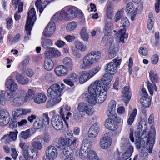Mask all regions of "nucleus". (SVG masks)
Segmentation results:
<instances>
[{
  "mask_svg": "<svg viewBox=\"0 0 160 160\" xmlns=\"http://www.w3.org/2000/svg\"><path fill=\"white\" fill-rule=\"evenodd\" d=\"M113 123V120L112 118L109 117V118L107 119L104 123V125L105 127L108 129H112L113 128V126L112 127L111 125H112V123Z\"/></svg>",
  "mask_w": 160,
  "mask_h": 160,
  "instance_id": "nucleus-55",
  "label": "nucleus"
},
{
  "mask_svg": "<svg viewBox=\"0 0 160 160\" xmlns=\"http://www.w3.org/2000/svg\"><path fill=\"white\" fill-rule=\"evenodd\" d=\"M112 74H110L109 73L105 74L103 76V81L102 80H96V81H101L102 84L101 86V90L105 91L107 92V91L109 89L111 84L110 82L113 79Z\"/></svg>",
  "mask_w": 160,
  "mask_h": 160,
  "instance_id": "nucleus-11",
  "label": "nucleus"
},
{
  "mask_svg": "<svg viewBox=\"0 0 160 160\" xmlns=\"http://www.w3.org/2000/svg\"><path fill=\"white\" fill-rule=\"evenodd\" d=\"M19 146L22 150L24 158V160L23 157L20 156L19 158V160H28V158L34 159L37 158V152L35 151L31 146L25 145V143L22 141H20Z\"/></svg>",
  "mask_w": 160,
  "mask_h": 160,
  "instance_id": "nucleus-5",
  "label": "nucleus"
},
{
  "mask_svg": "<svg viewBox=\"0 0 160 160\" xmlns=\"http://www.w3.org/2000/svg\"><path fill=\"white\" fill-rule=\"evenodd\" d=\"M40 118L42 120V121L44 126H46L49 125L50 118L47 113H43Z\"/></svg>",
  "mask_w": 160,
  "mask_h": 160,
  "instance_id": "nucleus-44",
  "label": "nucleus"
},
{
  "mask_svg": "<svg viewBox=\"0 0 160 160\" xmlns=\"http://www.w3.org/2000/svg\"><path fill=\"white\" fill-rule=\"evenodd\" d=\"M91 106L86 103L80 102L78 103L77 109L84 114L91 115L93 114V110Z\"/></svg>",
  "mask_w": 160,
  "mask_h": 160,
  "instance_id": "nucleus-13",
  "label": "nucleus"
},
{
  "mask_svg": "<svg viewBox=\"0 0 160 160\" xmlns=\"http://www.w3.org/2000/svg\"><path fill=\"white\" fill-rule=\"evenodd\" d=\"M150 80L153 83H158L159 82V77L158 74L155 73L153 70H151L149 72Z\"/></svg>",
  "mask_w": 160,
  "mask_h": 160,
  "instance_id": "nucleus-43",
  "label": "nucleus"
},
{
  "mask_svg": "<svg viewBox=\"0 0 160 160\" xmlns=\"http://www.w3.org/2000/svg\"><path fill=\"white\" fill-rule=\"evenodd\" d=\"M74 45L76 48L81 52H85L87 50L86 46L82 42L76 41L74 42Z\"/></svg>",
  "mask_w": 160,
  "mask_h": 160,
  "instance_id": "nucleus-40",
  "label": "nucleus"
},
{
  "mask_svg": "<svg viewBox=\"0 0 160 160\" xmlns=\"http://www.w3.org/2000/svg\"><path fill=\"white\" fill-rule=\"evenodd\" d=\"M129 25V21L127 18L124 17L121 19L120 27H122L123 28H121L116 34V37H117L120 42L124 43L125 40L127 38L128 35L125 33V28L128 27Z\"/></svg>",
  "mask_w": 160,
  "mask_h": 160,
  "instance_id": "nucleus-9",
  "label": "nucleus"
},
{
  "mask_svg": "<svg viewBox=\"0 0 160 160\" xmlns=\"http://www.w3.org/2000/svg\"><path fill=\"white\" fill-rule=\"evenodd\" d=\"M62 19L59 12L54 15L51 19L52 22H57L61 21Z\"/></svg>",
  "mask_w": 160,
  "mask_h": 160,
  "instance_id": "nucleus-62",
  "label": "nucleus"
},
{
  "mask_svg": "<svg viewBox=\"0 0 160 160\" xmlns=\"http://www.w3.org/2000/svg\"><path fill=\"white\" fill-rule=\"evenodd\" d=\"M125 146L127 149L121 156L122 160H127L131 156L133 151V147L130 143H128Z\"/></svg>",
  "mask_w": 160,
  "mask_h": 160,
  "instance_id": "nucleus-26",
  "label": "nucleus"
},
{
  "mask_svg": "<svg viewBox=\"0 0 160 160\" xmlns=\"http://www.w3.org/2000/svg\"><path fill=\"white\" fill-rule=\"evenodd\" d=\"M44 126L42 120L40 119V117L37 118L36 120L34 123V127L37 129L40 128Z\"/></svg>",
  "mask_w": 160,
  "mask_h": 160,
  "instance_id": "nucleus-58",
  "label": "nucleus"
},
{
  "mask_svg": "<svg viewBox=\"0 0 160 160\" xmlns=\"http://www.w3.org/2000/svg\"><path fill=\"white\" fill-rule=\"evenodd\" d=\"M134 5L131 2L128 3L126 8V11L128 13L131 12L134 10Z\"/></svg>",
  "mask_w": 160,
  "mask_h": 160,
  "instance_id": "nucleus-63",
  "label": "nucleus"
},
{
  "mask_svg": "<svg viewBox=\"0 0 160 160\" xmlns=\"http://www.w3.org/2000/svg\"><path fill=\"white\" fill-rule=\"evenodd\" d=\"M63 154L65 156L73 155V151L69 147H65L63 150Z\"/></svg>",
  "mask_w": 160,
  "mask_h": 160,
  "instance_id": "nucleus-47",
  "label": "nucleus"
},
{
  "mask_svg": "<svg viewBox=\"0 0 160 160\" xmlns=\"http://www.w3.org/2000/svg\"><path fill=\"white\" fill-rule=\"evenodd\" d=\"M113 22L112 21L108 22L105 24L103 29V32L105 35L104 36H108V34L113 28Z\"/></svg>",
  "mask_w": 160,
  "mask_h": 160,
  "instance_id": "nucleus-35",
  "label": "nucleus"
},
{
  "mask_svg": "<svg viewBox=\"0 0 160 160\" xmlns=\"http://www.w3.org/2000/svg\"><path fill=\"white\" fill-rule=\"evenodd\" d=\"M107 39V42L109 45L108 55L109 58L112 59L115 57L118 51V46L117 43L113 42V38L112 36H104L102 40V42H105Z\"/></svg>",
  "mask_w": 160,
  "mask_h": 160,
  "instance_id": "nucleus-8",
  "label": "nucleus"
},
{
  "mask_svg": "<svg viewBox=\"0 0 160 160\" xmlns=\"http://www.w3.org/2000/svg\"><path fill=\"white\" fill-rule=\"evenodd\" d=\"M70 19L75 18L78 17L82 18V14L80 10L74 7H72L69 8L67 10Z\"/></svg>",
  "mask_w": 160,
  "mask_h": 160,
  "instance_id": "nucleus-19",
  "label": "nucleus"
},
{
  "mask_svg": "<svg viewBox=\"0 0 160 160\" xmlns=\"http://www.w3.org/2000/svg\"><path fill=\"white\" fill-rule=\"evenodd\" d=\"M42 1L41 0H37L35 3V5L38 9V10L40 13H41L43 10L45 6L43 4H41Z\"/></svg>",
  "mask_w": 160,
  "mask_h": 160,
  "instance_id": "nucleus-52",
  "label": "nucleus"
},
{
  "mask_svg": "<svg viewBox=\"0 0 160 160\" xmlns=\"http://www.w3.org/2000/svg\"><path fill=\"white\" fill-rule=\"evenodd\" d=\"M112 143L111 138L108 136L102 137L100 139V147L102 149H107L110 146Z\"/></svg>",
  "mask_w": 160,
  "mask_h": 160,
  "instance_id": "nucleus-23",
  "label": "nucleus"
},
{
  "mask_svg": "<svg viewBox=\"0 0 160 160\" xmlns=\"http://www.w3.org/2000/svg\"><path fill=\"white\" fill-rule=\"evenodd\" d=\"M102 84L101 81H95L91 84L88 88V92L82 94L83 99L92 105L102 103L106 98L107 92L101 90Z\"/></svg>",
  "mask_w": 160,
  "mask_h": 160,
  "instance_id": "nucleus-1",
  "label": "nucleus"
},
{
  "mask_svg": "<svg viewBox=\"0 0 160 160\" xmlns=\"http://www.w3.org/2000/svg\"><path fill=\"white\" fill-rule=\"evenodd\" d=\"M28 124V121L26 119L19 120L17 122L18 126L20 128H22L26 126Z\"/></svg>",
  "mask_w": 160,
  "mask_h": 160,
  "instance_id": "nucleus-61",
  "label": "nucleus"
},
{
  "mask_svg": "<svg viewBox=\"0 0 160 160\" xmlns=\"http://www.w3.org/2000/svg\"><path fill=\"white\" fill-rule=\"evenodd\" d=\"M135 144L137 149H139L141 147V136L139 133H135Z\"/></svg>",
  "mask_w": 160,
  "mask_h": 160,
  "instance_id": "nucleus-45",
  "label": "nucleus"
},
{
  "mask_svg": "<svg viewBox=\"0 0 160 160\" xmlns=\"http://www.w3.org/2000/svg\"><path fill=\"white\" fill-rule=\"evenodd\" d=\"M49 115L52 116L51 118V124L53 128L57 130L62 129L63 126V118L59 115L56 114V112L55 110L50 112Z\"/></svg>",
  "mask_w": 160,
  "mask_h": 160,
  "instance_id": "nucleus-10",
  "label": "nucleus"
},
{
  "mask_svg": "<svg viewBox=\"0 0 160 160\" xmlns=\"http://www.w3.org/2000/svg\"><path fill=\"white\" fill-rule=\"evenodd\" d=\"M58 152L56 148L54 146H49L45 151L47 160H54L57 157Z\"/></svg>",
  "mask_w": 160,
  "mask_h": 160,
  "instance_id": "nucleus-12",
  "label": "nucleus"
},
{
  "mask_svg": "<svg viewBox=\"0 0 160 160\" xmlns=\"http://www.w3.org/2000/svg\"><path fill=\"white\" fill-rule=\"evenodd\" d=\"M140 102L144 108L149 107L151 104V99L148 97L142 96L140 98Z\"/></svg>",
  "mask_w": 160,
  "mask_h": 160,
  "instance_id": "nucleus-33",
  "label": "nucleus"
},
{
  "mask_svg": "<svg viewBox=\"0 0 160 160\" xmlns=\"http://www.w3.org/2000/svg\"><path fill=\"white\" fill-rule=\"evenodd\" d=\"M80 77L75 72H71L68 76V78L63 80V82L71 87L74 85V83L79 80Z\"/></svg>",
  "mask_w": 160,
  "mask_h": 160,
  "instance_id": "nucleus-15",
  "label": "nucleus"
},
{
  "mask_svg": "<svg viewBox=\"0 0 160 160\" xmlns=\"http://www.w3.org/2000/svg\"><path fill=\"white\" fill-rule=\"evenodd\" d=\"M5 86L10 91L15 92L18 88L17 84L11 77L8 78L5 81Z\"/></svg>",
  "mask_w": 160,
  "mask_h": 160,
  "instance_id": "nucleus-22",
  "label": "nucleus"
},
{
  "mask_svg": "<svg viewBox=\"0 0 160 160\" xmlns=\"http://www.w3.org/2000/svg\"><path fill=\"white\" fill-rule=\"evenodd\" d=\"M148 131L147 129L144 130L142 132L141 136V139H146L147 140V144H149V152L151 153L154 144L155 140L156 131L155 129L152 128L147 134Z\"/></svg>",
  "mask_w": 160,
  "mask_h": 160,
  "instance_id": "nucleus-7",
  "label": "nucleus"
},
{
  "mask_svg": "<svg viewBox=\"0 0 160 160\" xmlns=\"http://www.w3.org/2000/svg\"><path fill=\"white\" fill-rule=\"evenodd\" d=\"M10 115L6 110L2 109L0 111V125L4 126L8 123Z\"/></svg>",
  "mask_w": 160,
  "mask_h": 160,
  "instance_id": "nucleus-21",
  "label": "nucleus"
},
{
  "mask_svg": "<svg viewBox=\"0 0 160 160\" xmlns=\"http://www.w3.org/2000/svg\"><path fill=\"white\" fill-rule=\"evenodd\" d=\"M117 68L111 62L107 63L105 66V70L110 74H114L117 71Z\"/></svg>",
  "mask_w": 160,
  "mask_h": 160,
  "instance_id": "nucleus-29",
  "label": "nucleus"
},
{
  "mask_svg": "<svg viewBox=\"0 0 160 160\" xmlns=\"http://www.w3.org/2000/svg\"><path fill=\"white\" fill-rule=\"evenodd\" d=\"M77 24L75 22H72L68 24L66 27V30L68 32H70L75 29Z\"/></svg>",
  "mask_w": 160,
  "mask_h": 160,
  "instance_id": "nucleus-48",
  "label": "nucleus"
},
{
  "mask_svg": "<svg viewBox=\"0 0 160 160\" xmlns=\"http://www.w3.org/2000/svg\"><path fill=\"white\" fill-rule=\"evenodd\" d=\"M18 132L15 130L13 132H10L9 134H6L2 137L1 139V141L4 143L7 144L11 142V140L15 141L17 138Z\"/></svg>",
  "mask_w": 160,
  "mask_h": 160,
  "instance_id": "nucleus-18",
  "label": "nucleus"
},
{
  "mask_svg": "<svg viewBox=\"0 0 160 160\" xmlns=\"http://www.w3.org/2000/svg\"><path fill=\"white\" fill-rule=\"evenodd\" d=\"M64 138H58L55 139L53 142V144L57 147L58 148L61 149L64 146Z\"/></svg>",
  "mask_w": 160,
  "mask_h": 160,
  "instance_id": "nucleus-39",
  "label": "nucleus"
},
{
  "mask_svg": "<svg viewBox=\"0 0 160 160\" xmlns=\"http://www.w3.org/2000/svg\"><path fill=\"white\" fill-rule=\"evenodd\" d=\"M91 78L88 72L83 73L81 75L79 78V82L81 84H83L89 79Z\"/></svg>",
  "mask_w": 160,
  "mask_h": 160,
  "instance_id": "nucleus-41",
  "label": "nucleus"
},
{
  "mask_svg": "<svg viewBox=\"0 0 160 160\" xmlns=\"http://www.w3.org/2000/svg\"><path fill=\"white\" fill-rule=\"evenodd\" d=\"M24 59L21 62V67L23 71H25L26 69V67L28 64L29 61V58L28 56L24 57Z\"/></svg>",
  "mask_w": 160,
  "mask_h": 160,
  "instance_id": "nucleus-50",
  "label": "nucleus"
},
{
  "mask_svg": "<svg viewBox=\"0 0 160 160\" xmlns=\"http://www.w3.org/2000/svg\"><path fill=\"white\" fill-rule=\"evenodd\" d=\"M112 127L113 126V128L112 129H110L111 130L115 131L116 134L119 133L121 130V128L119 127L118 124L117 123H115L113 120V123H112L111 125Z\"/></svg>",
  "mask_w": 160,
  "mask_h": 160,
  "instance_id": "nucleus-59",
  "label": "nucleus"
},
{
  "mask_svg": "<svg viewBox=\"0 0 160 160\" xmlns=\"http://www.w3.org/2000/svg\"><path fill=\"white\" fill-rule=\"evenodd\" d=\"M34 102L38 104L45 103L47 100L46 95L43 92L38 93L33 98Z\"/></svg>",
  "mask_w": 160,
  "mask_h": 160,
  "instance_id": "nucleus-27",
  "label": "nucleus"
},
{
  "mask_svg": "<svg viewBox=\"0 0 160 160\" xmlns=\"http://www.w3.org/2000/svg\"><path fill=\"white\" fill-rule=\"evenodd\" d=\"M91 142L89 139H85L83 140L79 153L81 158L90 160L96 153L95 152L91 149Z\"/></svg>",
  "mask_w": 160,
  "mask_h": 160,
  "instance_id": "nucleus-4",
  "label": "nucleus"
},
{
  "mask_svg": "<svg viewBox=\"0 0 160 160\" xmlns=\"http://www.w3.org/2000/svg\"><path fill=\"white\" fill-rule=\"evenodd\" d=\"M137 113V110L134 108L132 111L129 112L128 113V123L129 125H132L135 119Z\"/></svg>",
  "mask_w": 160,
  "mask_h": 160,
  "instance_id": "nucleus-32",
  "label": "nucleus"
},
{
  "mask_svg": "<svg viewBox=\"0 0 160 160\" xmlns=\"http://www.w3.org/2000/svg\"><path fill=\"white\" fill-rule=\"evenodd\" d=\"M106 14L108 19L112 20L113 18L114 11L112 2H110L108 3L106 7Z\"/></svg>",
  "mask_w": 160,
  "mask_h": 160,
  "instance_id": "nucleus-30",
  "label": "nucleus"
},
{
  "mask_svg": "<svg viewBox=\"0 0 160 160\" xmlns=\"http://www.w3.org/2000/svg\"><path fill=\"white\" fill-rule=\"evenodd\" d=\"M56 29L55 24L53 22H50L44 29L43 34L45 37H49L54 33Z\"/></svg>",
  "mask_w": 160,
  "mask_h": 160,
  "instance_id": "nucleus-20",
  "label": "nucleus"
},
{
  "mask_svg": "<svg viewBox=\"0 0 160 160\" xmlns=\"http://www.w3.org/2000/svg\"><path fill=\"white\" fill-rule=\"evenodd\" d=\"M101 69V68L99 66H97L94 68L91 69L88 72L92 78Z\"/></svg>",
  "mask_w": 160,
  "mask_h": 160,
  "instance_id": "nucleus-54",
  "label": "nucleus"
},
{
  "mask_svg": "<svg viewBox=\"0 0 160 160\" xmlns=\"http://www.w3.org/2000/svg\"><path fill=\"white\" fill-rule=\"evenodd\" d=\"M53 66L54 63L52 60L50 58H45L44 64L45 69L47 70L50 71L53 68Z\"/></svg>",
  "mask_w": 160,
  "mask_h": 160,
  "instance_id": "nucleus-34",
  "label": "nucleus"
},
{
  "mask_svg": "<svg viewBox=\"0 0 160 160\" xmlns=\"http://www.w3.org/2000/svg\"><path fill=\"white\" fill-rule=\"evenodd\" d=\"M56 75L58 76H63L68 73V68L65 66L61 65L57 66L54 69Z\"/></svg>",
  "mask_w": 160,
  "mask_h": 160,
  "instance_id": "nucleus-25",
  "label": "nucleus"
},
{
  "mask_svg": "<svg viewBox=\"0 0 160 160\" xmlns=\"http://www.w3.org/2000/svg\"><path fill=\"white\" fill-rule=\"evenodd\" d=\"M87 30V28L83 27L82 28L79 33L81 38L84 41H87L89 38V35Z\"/></svg>",
  "mask_w": 160,
  "mask_h": 160,
  "instance_id": "nucleus-37",
  "label": "nucleus"
},
{
  "mask_svg": "<svg viewBox=\"0 0 160 160\" xmlns=\"http://www.w3.org/2000/svg\"><path fill=\"white\" fill-rule=\"evenodd\" d=\"M149 20L148 23V30H151L153 25L154 19L153 17V14L152 12L149 13L148 15Z\"/></svg>",
  "mask_w": 160,
  "mask_h": 160,
  "instance_id": "nucleus-46",
  "label": "nucleus"
},
{
  "mask_svg": "<svg viewBox=\"0 0 160 160\" xmlns=\"http://www.w3.org/2000/svg\"><path fill=\"white\" fill-rule=\"evenodd\" d=\"M31 145V146L35 151L37 152L38 154V151L41 150L42 148L41 142L38 141H35L32 142Z\"/></svg>",
  "mask_w": 160,
  "mask_h": 160,
  "instance_id": "nucleus-38",
  "label": "nucleus"
},
{
  "mask_svg": "<svg viewBox=\"0 0 160 160\" xmlns=\"http://www.w3.org/2000/svg\"><path fill=\"white\" fill-rule=\"evenodd\" d=\"M100 125L98 122H95L90 127L88 132L89 138L92 139L97 137L99 132Z\"/></svg>",
  "mask_w": 160,
  "mask_h": 160,
  "instance_id": "nucleus-14",
  "label": "nucleus"
},
{
  "mask_svg": "<svg viewBox=\"0 0 160 160\" xmlns=\"http://www.w3.org/2000/svg\"><path fill=\"white\" fill-rule=\"evenodd\" d=\"M101 56V53L99 51H92L88 53L84 57L80 68L82 70L90 68L100 58Z\"/></svg>",
  "mask_w": 160,
  "mask_h": 160,
  "instance_id": "nucleus-3",
  "label": "nucleus"
},
{
  "mask_svg": "<svg viewBox=\"0 0 160 160\" xmlns=\"http://www.w3.org/2000/svg\"><path fill=\"white\" fill-rule=\"evenodd\" d=\"M30 130L28 129L25 131L22 132L20 133V136L23 138L26 139L30 137Z\"/></svg>",
  "mask_w": 160,
  "mask_h": 160,
  "instance_id": "nucleus-60",
  "label": "nucleus"
},
{
  "mask_svg": "<svg viewBox=\"0 0 160 160\" xmlns=\"http://www.w3.org/2000/svg\"><path fill=\"white\" fill-rule=\"evenodd\" d=\"M62 63L69 69L72 70L74 63L73 61L71 58L67 56L64 57L62 59Z\"/></svg>",
  "mask_w": 160,
  "mask_h": 160,
  "instance_id": "nucleus-31",
  "label": "nucleus"
},
{
  "mask_svg": "<svg viewBox=\"0 0 160 160\" xmlns=\"http://www.w3.org/2000/svg\"><path fill=\"white\" fill-rule=\"evenodd\" d=\"M36 94V91L33 89H28L24 95L25 100L27 101L29 99H33Z\"/></svg>",
  "mask_w": 160,
  "mask_h": 160,
  "instance_id": "nucleus-36",
  "label": "nucleus"
},
{
  "mask_svg": "<svg viewBox=\"0 0 160 160\" xmlns=\"http://www.w3.org/2000/svg\"><path fill=\"white\" fill-rule=\"evenodd\" d=\"M60 15L62 20L63 19L66 20H68L70 19V18L68 14V12H66L64 10H62L59 12Z\"/></svg>",
  "mask_w": 160,
  "mask_h": 160,
  "instance_id": "nucleus-51",
  "label": "nucleus"
},
{
  "mask_svg": "<svg viewBox=\"0 0 160 160\" xmlns=\"http://www.w3.org/2000/svg\"><path fill=\"white\" fill-rule=\"evenodd\" d=\"M59 109V116L63 118V120L64 121L68 127V124L66 121H65V113L66 111H70L71 109V107L67 104H64L60 107Z\"/></svg>",
  "mask_w": 160,
  "mask_h": 160,
  "instance_id": "nucleus-28",
  "label": "nucleus"
},
{
  "mask_svg": "<svg viewBox=\"0 0 160 160\" xmlns=\"http://www.w3.org/2000/svg\"><path fill=\"white\" fill-rule=\"evenodd\" d=\"M81 112L77 109L75 110L73 113L74 119L77 122H80L83 117V116Z\"/></svg>",
  "mask_w": 160,
  "mask_h": 160,
  "instance_id": "nucleus-42",
  "label": "nucleus"
},
{
  "mask_svg": "<svg viewBox=\"0 0 160 160\" xmlns=\"http://www.w3.org/2000/svg\"><path fill=\"white\" fill-rule=\"evenodd\" d=\"M42 47L44 48H46L48 46H50L52 44V42L49 39L42 38L41 42Z\"/></svg>",
  "mask_w": 160,
  "mask_h": 160,
  "instance_id": "nucleus-49",
  "label": "nucleus"
},
{
  "mask_svg": "<svg viewBox=\"0 0 160 160\" xmlns=\"http://www.w3.org/2000/svg\"><path fill=\"white\" fill-rule=\"evenodd\" d=\"M124 12L123 9H122L117 12L114 17V22H117L120 19L121 17L123 15Z\"/></svg>",
  "mask_w": 160,
  "mask_h": 160,
  "instance_id": "nucleus-53",
  "label": "nucleus"
},
{
  "mask_svg": "<svg viewBox=\"0 0 160 160\" xmlns=\"http://www.w3.org/2000/svg\"><path fill=\"white\" fill-rule=\"evenodd\" d=\"M117 111L119 115H123L125 112V108L123 106H118L117 109Z\"/></svg>",
  "mask_w": 160,
  "mask_h": 160,
  "instance_id": "nucleus-64",
  "label": "nucleus"
},
{
  "mask_svg": "<svg viewBox=\"0 0 160 160\" xmlns=\"http://www.w3.org/2000/svg\"><path fill=\"white\" fill-rule=\"evenodd\" d=\"M26 92L23 89L18 91V96L15 98L13 100V103L15 105L20 106L23 104L25 101H27L25 100L24 95Z\"/></svg>",
  "mask_w": 160,
  "mask_h": 160,
  "instance_id": "nucleus-16",
  "label": "nucleus"
},
{
  "mask_svg": "<svg viewBox=\"0 0 160 160\" xmlns=\"http://www.w3.org/2000/svg\"><path fill=\"white\" fill-rule=\"evenodd\" d=\"M5 97V99L7 101H9L15 96V94L13 92L10 91H7L5 94H4Z\"/></svg>",
  "mask_w": 160,
  "mask_h": 160,
  "instance_id": "nucleus-56",
  "label": "nucleus"
},
{
  "mask_svg": "<svg viewBox=\"0 0 160 160\" xmlns=\"http://www.w3.org/2000/svg\"><path fill=\"white\" fill-rule=\"evenodd\" d=\"M65 86L62 82H59L52 85L48 89L47 95L51 98L47 103L48 107L53 106L60 102L61 96Z\"/></svg>",
  "mask_w": 160,
  "mask_h": 160,
  "instance_id": "nucleus-2",
  "label": "nucleus"
},
{
  "mask_svg": "<svg viewBox=\"0 0 160 160\" xmlns=\"http://www.w3.org/2000/svg\"><path fill=\"white\" fill-rule=\"evenodd\" d=\"M147 88L150 94L151 95H152L153 94L154 90L155 91H157L158 89L157 88L155 84L152 85L151 83H148Z\"/></svg>",
  "mask_w": 160,
  "mask_h": 160,
  "instance_id": "nucleus-57",
  "label": "nucleus"
},
{
  "mask_svg": "<svg viewBox=\"0 0 160 160\" xmlns=\"http://www.w3.org/2000/svg\"><path fill=\"white\" fill-rule=\"evenodd\" d=\"M12 75L15 76L16 79L18 82L22 85L27 84L29 82L28 78L22 75L21 74L19 73L17 71H15L12 73Z\"/></svg>",
  "mask_w": 160,
  "mask_h": 160,
  "instance_id": "nucleus-24",
  "label": "nucleus"
},
{
  "mask_svg": "<svg viewBox=\"0 0 160 160\" xmlns=\"http://www.w3.org/2000/svg\"><path fill=\"white\" fill-rule=\"evenodd\" d=\"M35 14L36 12L33 8H31L28 13V17L25 26L26 35L24 37V38L26 40L29 39L28 36L31 35V30L34 24V22L36 19Z\"/></svg>",
  "mask_w": 160,
  "mask_h": 160,
  "instance_id": "nucleus-6",
  "label": "nucleus"
},
{
  "mask_svg": "<svg viewBox=\"0 0 160 160\" xmlns=\"http://www.w3.org/2000/svg\"><path fill=\"white\" fill-rule=\"evenodd\" d=\"M116 102L114 100H111L108 103L107 111V114L110 118H115L116 113Z\"/></svg>",
  "mask_w": 160,
  "mask_h": 160,
  "instance_id": "nucleus-17",
  "label": "nucleus"
}]
</instances>
